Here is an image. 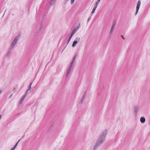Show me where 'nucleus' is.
<instances>
[{"label": "nucleus", "mask_w": 150, "mask_h": 150, "mask_svg": "<svg viewBox=\"0 0 150 150\" xmlns=\"http://www.w3.org/2000/svg\"><path fill=\"white\" fill-rule=\"evenodd\" d=\"M100 0H98L97 1H96L95 5H96V6H97L98 4L100 1Z\"/></svg>", "instance_id": "nucleus-17"}, {"label": "nucleus", "mask_w": 150, "mask_h": 150, "mask_svg": "<svg viewBox=\"0 0 150 150\" xmlns=\"http://www.w3.org/2000/svg\"><path fill=\"white\" fill-rule=\"evenodd\" d=\"M86 91H85V92H84V94H83V95H84L85 96H86Z\"/></svg>", "instance_id": "nucleus-21"}, {"label": "nucleus", "mask_w": 150, "mask_h": 150, "mask_svg": "<svg viewBox=\"0 0 150 150\" xmlns=\"http://www.w3.org/2000/svg\"><path fill=\"white\" fill-rule=\"evenodd\" d=\"M12 95H13V94H12L11 95V96L9 97V98H11V97L12 96Z\"/></svg>", "instance_id": "nucleus-24"}, {"label": "nucleus", "mask_w": 150, "mask_h": 150, "mask_svg": "<svg viewBox=\"0 0 150 150\" xmlns=\"http://www.w3.org/2000/svg\"><path fill=\"white\" fill-rule=\"evenodd\" d=\"M20 139H19V140L18 142L16 143V145H15L13 147V149H15L16 148V147L17 146L18 143V142H19V141H20Z\"/></svg>", "instance_id": "nucleus-16"}, {"label": "nucleus", "mask_w": 150, "mask_h": 150, "mask_svg": "<svg viewBox=\"0 0 150 150\" xmlns=\"http://www.w3.org/2000/svg\"><path fill=\"white\" fill-rule=\"evenodd\" d=\"M14 149H13V148H12L11 149V150H14Z\"/></svg>", "instance_id": "nucleus-28"}, {"label": "nucleus", "mask_w": 150, "mask_h": 150, "mask_svg": "<svg viewBox=\"0 0 150 150\" xmlns=\"http://www.w3.org/2000/svg\"><path fill=\"white\" fill-rule=\"evenodd\" d=\"M74 0H71V3L72 4L74 3Z\"/></svg>", "instance_id": "nucleus-20"}, {"label": "nucleus", "mask_w": 150, "mask_h": 150, "mask_svg": "<svg viewBox=\"0 0 150 150\" xmlns=\"http://www.w3.org/2000/svg\"><path fill=\"white\" fill-rule=\"evenodd\" d=\"M121 37H122V39H123V40H124V39H125V38H124V37H123L122 35V36H121Z\"/></svg>", "instance_id": "nucleus-25"}, {"label": "nucleus", "mask_w": 150, "mask_h": 150, "mask_svg": "<svg viewBox=\"0 0 150 150\" xmlns=\"http://www.w3.org/2000/svg\"><path fill=\"white\" fill-rule=\"evenodd\" d=\"M75 40H74L73 42L72 45V47L75 46L76 45L77 43L78 42H79L80 40V38H79L77 37L75 39Z\"/></svg>", "instance_id": "nucleus-5"}, {"label": "nucleus", "mask_w": 150, "mask_h": 150, "mask_svg": "<svg viewBox=\"0 0 150 150\" xmlns=\"http://www.w3.org/2000/svg\"><path fill=\"white\" fill-rule=\"evenodd\" d=\"M76 32H75V30H73L71 33V34L70 35V36L69 38L68 41H67V44H68L71 38H72V36H73V35Z\"/></svg>", "instance_id": "nucleus-7"}, {"label": "nucleus", "mask_w": 150, "mask_h": 150, "mask_svg": "<svg viewBox=\"0 0 150 150\" xmlns=\"http://www.w3.org/2000/svg\"><path fill=\"white\" fill-rule=\"evenodd\" d=\"M141 5V1L140 0H139L137 2V5L136 7V10L135 13V15H136L138 13L139 9Z\"/></svg>", "instance_id": "nucleus-3"}, {"label": "nucleus", "mask_w": 150, "mask_h": 150, "mask_svg": "<svg viewBox=\"0 0 150 150\" xmlns=\"http://www.w3.org/2000/svg\"><path fill=\"white\" fill-rule=\"evenodd\" d=\"M41 28H42V26L41 25L39 26V30H38V31L39 32L40 31V30H41Z\"/></svg>", "instance_id": "nucleus-19"}, {"label": "nucleus", "mask_w": 150, "mask_h": 150, "mask_svg": "<svg viewBox=\"0 0 150 150\" xmlns=\"http://www.w3.org/2000/svg\"><path fill=\"white\" fill-rule=\"evenodd\" d=\"M139 109V107L138 105L134 106V112L136 116L137 115V112Z\"/></svg>", "instance_id": "nucleus-6"}, {"label": "nucleus", "mask_w": 150, "mask_h": 150, "mask_svg": "<svg viewBox=\"0 0 150 150\" xmlns=\"http://www.w3.org/2000/svg\"><path fill=\"white\" fill-rule=\"evenodd\" d=\"M30 88H28V89H27V90L26 91V92L27 93L28 91H29L30 90Z\"/></svg>", "instance_id": "nucleus-23"}, {"label": "nucleus", "mask_w": 150, "mask_h": 150, "mask_svg": "<svg viewBox=\"0 0 150 150\" xmlns=\"http://www.w3.org/2000/svg\"><path fill=\"white\" fill-rule=\"evenodd\" d=\"M76 57L75 56L73 57L72 60L70 64H71L73 65V64L75 62V61L76 59Z\"/></svg>", "instance_id": "nucleus-13"}, {"label": "nucleus", "mask_w": 150, "mask_h": 150, "mask_svg": "<svg viewBox=\"0 0 150 150\" xmlns=\"http://www.w3.org/2000/svg\"><path fill=\"white\" fill-rule=\"evenodd\" d=\"M2 92V91L1 90H0V95L1 94Z\"/></svg>", "instance_id": "nucleus-27"}, {"label": "nucleus", "mask_w": 150, "mask_h": 150, "mask_svg": "<svg viewBox=\"0 0 150 150\" xmlns=\"http://www.w3.org/2000/svg\"><path fill=\"white\" fill-rule=\"evenodd\" d=\"M23 99H24L23 98H22L20 100V101L19 102V103L20 104H21L22 103V102Z\"/></svg>", "instance_id": "nucleus-15"}, {"label": "nucleus", "mask_w": 150, "mask_h": 150, "mask_svg": "<svg viewBox=\"0 0 150 150\" xmlns=\"http://www.w3.org/2000/svg\"><path fill=\"white\" fill-rule=\"evenodd\" d=\"M27 92H26V93H25V94L24 95H23V97H22V98H23V99H24V98H25V97H26V94H27Z\"/></svg>", "instance_id": "nucleus-18"}, {"label": "nucleus", "mask_w": 150, "mask_h": 150, "mask_svg": "<svg viewBox=\"0 0 150 150\" xmlns=\"http://www.w3.org/2000/svg\"><path fill=\"white\" fill-rule=\"evenodd\" d=\"M115 23H113L111 27V29L110 32V34H111L113 32L114 29L115 27Z\"/></svg>", "instance_id": "nucleus-8"}, {"label": "nucleus", "mask_w": 150, "mask_h": 150, "mask_svg": "<svg viewBox=\"0 0 150 150\" xmlns=\"http://www.w3.org/2000/svg\"><path fill=\"white\" fill-rule=\"evenodd\" d=\"M90 18H89L88 19V20H87V22H88L89 21V20H90Z\"/></svg>", "instance_id": "nucleus-26"}, {"label": "nucleus", "mask_w": 150, "mask_h": 150, "mask_svg": "<svg viewBox=\"0 0 150 150\" xmlns=\"http://www.w3.org/2000/svg\"><path fill=\"white\" fill-rule=\"evenodd\" d=\"M20 37V35H18L13 39L12 42L10 44L9 50L6 55L7 56H8L11 54V50L17 44L18 41Z\"/></svg>", "instance_id": "nucleus-2"}, {"label": "nucleus", "mask_w": 150, "mask_h": 150, "mask_svg": "<svg viewBox=\"0 0 150 150\" xmlns=\"http://www.w3.org/2000/svg\"><path fill=\"white\" fill-rule=\"evenodd\" d=\"M80 24H79L77 26V27L76 28H75L73 30H75V32H76L77 30H78V29L80 27Z\"/></svg>", "instance_id": "nucleus-12"}, {"label": "nucleus", "mask_w": 150, "mask_h": 150, "mask_svg": "<svg viewBox=\"0 0 150 150\" xmlns=\"http://www.w3.org/2000/svg\"><path fill=\"white\" fill-rule=\"evenodd\" d=\"M108 131L107 129H105L102 132L96 142L93 146V150H96L97 148L103 143L105 139Z\"/></svg>", "instance_id": "nucleus-1"}, {"label": "nucleus", "mask_w": 150, "mask_h": 150, "mask_svg": "<svg viewBox=\"0 0 150 150\" xmlns=\"http://www.w3.org/2000/svg\"><path fill=\"white\" fill-rule=\"evenodd\" d=\"M85 97V96L84 95H83L80 101H79V103L81 104H82L83 103V101Z\"/></svg>", "instance_id": "nucleus-10"}, {"label": "nucleus", "mask_w": 150, "mask_h": 150, "mask_svg": "<svg viewBox=\"0 0 150 150\" xmlns=\"http://www.w3.org/2000/svg\"><path fill=\"white\" fill-rule=\"evenodd\" d=\"M73 65L70 64V65L69 66V67L68 68V69L67 70V73L66 74V77H67L68 76L69 74L70 71H71V69L72 67H73Z\"/></svg>", "instance_id": "nucleus-4"}, {"label": "nucleus", "mask_w": 150, "mask_h": 150, "mask_svg": "<svg viewBox=\"0 0 150 150\" xmlns=\"http://www.w3.org/2000/svg\"><path fill=\"white\" fill-rule=\"evenodd\" d=\"M140 121L141 123H144L145 122V119L144 117H141L140 119Z\"/></svg>", "instance_id": "nucleus-9"}, {"label": "nucleus", "mask_w": 150, "mask_h": 150, "mask_svg": "<svg viewBox=\"0 0 150 150\" xmlns=\"http://www.w3.org/2000/svg\"><path fill=\"white\" fill-rule=\"evenodd\" d=\"M56 0H51L50 3V5L52 6L55 3Z\"/></svg>", "instance_id": "nucleus-11"}, {"label": "nucleus", "mask_w": 150, "mask_h": 150, "mask_svg": "<svg viewBox=\"0 0 150 150\" xmlns=\"http://www.w3.org/2000/svg\"><path fill=\"white\" fill-rule=\"evenodd\" d=\"M97 6H96V5H95L94 8H93L91 13H93L96 10L97 8Z\"/></svg>", "instance_id": "nucleus-14"}, {"label": "nucleus", "mask_w": 150, "mask_h": 150, "mask_svg": "<svg viewBox=\"0 0 150 150\" xmlns=\"http://www.w3.org/2000/svg\"><path fill=\"white\" fill-rule=\"evenodd\" d=\"M32 84V83H31L30 84V85H29L28 88H31V85Z\"/></svg>", "instance_id": "nucleus-22"}]
</instances>
